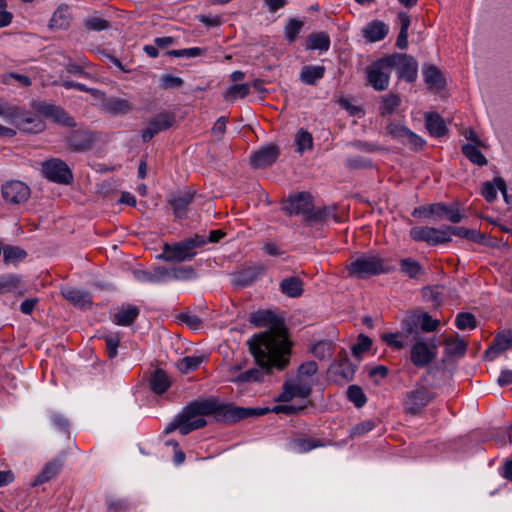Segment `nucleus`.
<instances>
[{"instance_id": "nucleus-1", "label": "nucleus", "mask_w": 512, "mask_h": 512, "mask_svg": "<svg viewBox=\"0 0 512 512\" xmlns=\"http://www.w3.org/2000/svg\"><path fill=\"white\" fill-rule=\"evenodd\" d=\"M307 405H276L272 408H246L239 407L232 403H221L217 399L195 400L186 405L182 412L167 425L164 430L165 434H169L178 429L182 435L203 428L207 425V421L203 416H214L215 420L225 424H233L240 420L263 416L268 413L296 415L301 413Z\"/></svg>"}, {"instance_id": "nucleus-2", "label": "nucleus", "mask_w": 512, "mask_h": 512, "mask_svg": "<svg viewBox=\"0 0 512 512\" xmlns=\"http://www.w3.org/2000/svg\"><path fill=\"white\" fill-rule=\"evenodd\" d=\"M249 321L256 327L267 328L248 341L255 362L262 367L276 366L278 370H284L291 355V342L284 319L271 310H259L250 315Z\"/></svg>"}, {"instance_id": "nucleus-3", "label": "nucleus", "mask_w": 512, "mask_h": 512, "mask_svg": "<svg viewBox=\"0 0 512 512\" xmlns=\"http://www.w3.org/2000/svg\"><path fill=\"white\" fill-rule=\"evenodd\" d=\"M281 209L288 215H301L308 224L320 223L327 219L328 209H314L313 197L309 192L290 195Z\"/></svg>"}, {"instance_id": "nucleus-4", "label": "nucleus", "mask_w": 512, "mask_h": 512, "mask_svg": "<svg viewBox=\"0 0 512 512\" xmlns=\"http://www.w3.org/2000/svg\"><path fill=\"white\" fill-rule=\"evenodd\" d=\"M205 244H207L206 237L199 234L172 244L164 243L162 245V260L179 263L190 261L196 256V249Z\"/></svg>"}, {"instance_id": "nucleus-5", "label": "nucleus", "mask_w": 512, "mask_h": 512, "mask_svg": "<svg viewBox=\"0 0 512 512\" xmlns=\"http://www.w3.org/2000/svg\"><path fill=\"white\" fill-rule=\"evenodd\" d=\"M435 398L436 393L432 392L429 388L424 385H416L414 389L406 393L403 411L411 416L420 415L424 408Z\"/></svg>"}, {"instance_id": "nucleus-6", "label": "nucleus", "mask_w": 512, "mask_h": 512, "mask_svg": "<svg viewBox=\"0 0 512 512\" xmlns=\"http://www.w3.org/2000/svg\"><path fill=\"white\" fill-rule=\"evenodd\" d=\"M350 277L365 279L372 275L386 272L384 260L376 256H362L352 261L347 266Z\"/></svg>"}, {"instance_id": "nucleus-7", "label": "nucleus", "mask_w": 512, "mask_h": 512, "mask_svg": "<svg viewBox=\"0 0 512 512\" xmlns=\"http://www.w3.org/2000/svg\"><path fill=\"white\" fill-rule=\"evenodd\" d=\"M388 63L391 68H397L400 79L414 82L418 75V62L414 57L406 53H393L388 55Z\"/></svg>"}, {"instance_id": "nucleus-8", "label": "nucleus", "mask_w": 512, "mask_h": 512, "mask_svg": "<svg viewBox=\"0 0 512 512\" xmlns=\"http://www.w3.org/2000/svg\"><path fill=\"white\" fill-rule=\"evenodd\" d=\"M410 360L416 367L428 366L437 356V344L434 340L426 342L423 338L412 340Z\"/></svg>"}, {"instance_id": "nucleus-9", "label": "nucleus", "mask_w": 512, "mask_h": 512, "mask_svg": "<svg viewBox=\"0 0 512 512\" xmlns=\"http://www.w3.org/2000/svg\"><path fill=\"white\" fill-rule=\"evenodd\" d=\"M389 68L391 67L388 56L374 61L366 68L367 81L376 91H384L388 88L390 75L387 69Z\"/></svg>"}, {"instance_id": "nucleus-10", "label": "nucleus", "mask_w": 512, "mask_h": 512, "mask_svg": "<svg viewBox=\"0 0 512 512\" xmlns=\"http://www.w3.org/2000/svg\"><path fill=\"white\" fill-rule=\"evenodd\" d=\"M42 173L48 180L61 184H69L73 179L68 165L58 158L43 162Z\"/></svg>"}, {"instance_id": "nucleus-11", "label": "nucleus", "mask_w": 512, "mask_h": 512, "mask_svg": "<svg viewBox=\"0 0 512 512\" xmlns=\"http://www.w3.org/2000/svg\"><path fill=\"white\" fill-rule=\"evenodd\" d=\"M410 237L415 241L426 242L429 245H439L451 241L448 231L428 226H415L410 229Z\"/></svg>"}, {"instance_id": "nucleus-12", "label": "nucleus", "mask_w": 512, "mask_h": 512, "mask_svg": "<svg viewBox=\"0 0 512 512\" xmlns=\"http://www.w3.org/2000/svg\"><path fill=\"white\" fill-rule=\"evenodd\" d=\"M1 193L6 203L20 205L29 199L31 191L24 182L12 180L2 185Z\"/></svg>"}, {"instance_id": "nucleus-13", "label": "nucleus", "mask_w": 512, "mask_h": 512, "mask_svg": "<svg viewBox=\"0 0 512 512\" xmlns=\"http://www.w3.org/2000/svg\"><path fill=\"white\" fill-rule=\"evenodd\" d=\"M386 132L393 138L399 140L403 145L415 151L422 149L425 144V141L420 136L416 135L407 127L394 122H390L386 126Z\"/></svg>"}, {"instance_id": "nucleus-14", "label": "nucleus", "mask_w": 512, "mask_h": 512, "mask_svg": "<svg viewBox=\"0 0 512 512\" xmlns=\"http://www.w3.org/2000/svg\"><path fill=\"white\" fill-rule=\"evenodd\" d=\"M195 192L190 189L179 190L169 194L167 206L171 209L175 218L184 219L187 215L188 207L193 202Z\"/></svg>"}, {"instance_id": "nucleus-15", "label": "nucleus", "mask_w": 512, "mask_h": 512, "mask_svg": "<svg viewBox=\"0 0 512 512\" xmlns=\"http://www.w3.org/2000/svg\"><path fill=\"white\" fill-rule=\"evenodd\" d=\"M312 393V384L304 378L296 377L295 381H287L283 385V392L278 397L279 401L289 402L294 397L307 398Z\"/></svg>"}, {"instance_id": "nucleus-16", "label": "nucleus", "mask_w": 512, "mask_h": 512, "mask_svg": "<svg viewBox=\"0 0 512 512\" xmlns=\"http://www.w3.org/2000/svg\"><path fill=\"white\" fill-rule=\"evenodd\" d=\"M0 116L9 119H17V126L20 130L28 133H37L44 129V123L37 117H24L18 115L14 109L6 108L0 103Z\"/></svg>"}, {"instance_id": "nucleus-17", "label": "nucleus", "mask_w": 512, "mask_h": 512, "mask_svg": "<svg viewBox=\"0 0 512 512\" xmlns=\"http://www.w3.org/2000/svg\"><path fill=\"white\" fill-rule=\"evenodd\" d=\"M68 149L72 152H86L95 142L92 132L84 129L72 130L65 138Z\"/></svg>"}, {"instance_id": "nucleus-18", "label": "nucleus", "mask_w": 512, "mask_h": 512, "mask_svg": "<svg viewBox=\"0 0 512 512\" xmlns=\"http://www.w3.org/2000/svg\"><path fill=\"white\" fill-rule=\"evenodd\" d=\"M37 111L44 117L51 118L54 122L62 124L67 127H74V119L61 107L48 104L39 103L36 106Z\"/></svg>"}, {"instance_id": "nucleus-19", "label": "nucleus", "mask_w": 512, "mask_h": 512, "mask_svg": "<svg viewBox=\"0 0 512 512\" xmlns=\"http://www.w3.org/2000/svg\"><path fill=\"white\" fill-rule=\"evenodd\" d=\"M279 156V148L275 144L264 146L253 153L250 157V164L255 169L265 168L272 165Z\"/></svg>"}, {"instance_id": "nucleus-20", "label": "nucleus", "mask_w": 512, "mask_h": 512, "mask_svg": "<svg viewBox=\"0 0 512 512\" xmlns=\"http://www.w3.org/2000/svg\"><path fill=\"white\" fill-rule=\"evenodd\" d=\"M97 105L101 111L114 116L126 115L133 110V104L129 100L114 96L107 97Z\"/></svg>"}, {"instance_id": "nucleus-21", "label": "nucleus", "mask_w": 512, "mask_h": 512, "mask_svg": "<svg viewBox=\"0 0 512 512\" xmlns=\"http://www.w3.org/2000/svg\"><path fill=\"white\" fill-rule=\"evenodd\" d=\"M424 81L433 91H441L446 87V80L442 71L433 64H424L422 67Z\"/></svg>"}, {"instance_id": "nucleus-22", "label": "nucleus", "mask_w": 512, "mask_h": 512, "mask_svg": "<svg viewBox=\"0 0 512 512\" xmlns=\"http://www.w3.org/2000/svg\"><path fill=\"white\" fill-rule=\"evenodd\" d=\"M430 214H433L435 221L447 219L452 223H459L463 219V215L455 206H448L444 203L431 204Z\"/></svg>"}, {"instance_id": "nucleus-23", "label": "nucleus", "mask_w": 512, "mask_h": 512, "mask_svg": "<svg viewBox=\"0 0 512 512\" xmlns=\"http://www.w3.org/2000/svg\"><path fill=\"white\" fill-rule=\"evenodd\" d=\"M61 295L73 305L80 308H89L92 305L91 295L87 291L75 287H62Z\"/></svg>"}, {"instance_id": "nucleus-24", "label": "nucleus", "mask_w": 512, "mask_h": 512, "mask_svg": "<svg viewBox=\"0 0 512 512\" xmlns=\"http://www.w3.org/2000/svg\"><path fill=\"white\" fill-rule=\"evenodd\" d=\"M330 444V440L320 438L296 437L290 441V447L297 453H307L313 449L326 447Z\"/></svg>"}, {"instance_id": "nucleus-25", "label": "nucleus", "mask_w": 512, "mask_h": 512, "mask_svg": "<svg viewBox=\"0 0 512 512\" xmlns=\"http://www.w3.org/2000/svg\"><path fill=\"white\" fill-rule=\"evenodd\" d=\"M512 347V330L497 334L493 344L485 351V357L493 359L499 353Z\"/></svg>"}, {"instance_id": "nucleus-26", "label": "nucleus", "mask_w": 512, "mask_h": 512, "mask_svg": "<svg viewBox=\"0 0 512 512\" xmlns=\"http://www.w3.org/2000/svg\"><path fill=\"white\" fill-rule=\"evenodd\" d=\"M494 183L492 182H484L483 185H482V196L485 198V200L489 203L493 202L496 197H497V191H496V188L499 189V191L502 193V195L504 196L505 200H507V185H506V182L505 180L498 176V177H495L494 180H493Z\"/></svg>"}, {"instance_id": "nucleus-27", "label": "nucleus", "mask_w": 512, "mask_h": 512, "mask_svg": "<svg viewBox=\"0 0 512 512\" xmlns=\"http://www.w3.org/2000/svg\"><path fill=\"white\" fill-rule=\"evenodd\" d=\"M279 286L281 292L290 298H298L304 292V282L297 276L284 278Z\"/></svg>"}, {"instance_id": "nucleus-28", "label": "nucleus", "mask_w": 512, "mask_h": 512, "mask_svg": "<svg viewBox=\"0 0 512 512\" xmlns=\"http://www.w3.org/2000/svg\"><path fill=\"white\" fill-rule=\"evenodd\" d=\"M425 125L430 135L434 137H443L448 132V128L443 118L435 112L426 113Z\"/></svg>"}, {"instance_id": "nucleus-29", "label": "nucleus", "mask_w": 512, "mask_h": 512, "mask_svg": "<svg viewBox=\"0 0 512 512\" xmlns=\"http://www.w3.org/2000/svg\"><path fill=\"white\" fill-rule=\"evenodd\" d=\"M196 271L191 266H176L171 269L162 268V281L190 280L196 277Z\"/></svg>"}, {"instance_id": "nucleus-30", "label": "nucleus", "mask_w": 512, "mask_h": 512, "mask_svg": "<svg viewBox=\"0 0 512 512\" xmlns=\"http://www.w3.org/2000/svg\"><path fill=\"white\" fill-rule=\"evenodd\" d=\"M388 26L380 20H373L363 29V36L370 42H377L386 37Z\"/></svg>"}, {"instance_id": "nucleus-31", "label": "nucleus", "mask_w": 512, "mask_h": 512, "mask_svg": "<svg viewBox=\"0 0 512 512\" xmlns=\"http://www.w3.org/2000/svg\"><path fill=\"white\" fill-rule=\"evenodd\" d=\"M445 354L448 356L462 357L467 351V342L458 334L449 335L444 338Z\"/></svg>"}, {"instance_id": "nucleus-32", "label": "nucleus", "mask_w": 512, "mask_h": 512, "mask_svg": "<svg viewBox=\"0 0 512 512\" xmlns=\"http://www.w3.org/2000/svg\"><path fill=\"white\" fill-rule=\"evenodd\" d=\"M264 272L261 266L247 267L239 271L234 278V285L245 287L251 285Z\"/></svg>"}, {"instance_id": "nucleus-33", "label": "nucleus", "mask_w": 512, "mask_h": 512, "mask_svg": "<svg viewBox=\"0 0 512 512\" xmlns=\"http://www.w3.org/2000/svg\"><path fill=\"white\" fill-rule=\"evenodd\" d=\"M402 330L406 337L411 336V340L422 338L420 334L419 312L412 311L402 320Z\"/></svg>"}, {"instance_id": "nucleus-34", "label": "nucleus", "mask_w": 512, "mask_h": 512, "mask_svg": "<svg viewBox=\"0 0 512 512\" xmlns=\"http://www.w3.org/2000/svg\"><path fill=\"white\" fill-rule=\"evenodd\" d=\"M256 364L259 368H251L243 373H240L237 377L232 379L233 382L236 383H246V382H258L261 381L265 374H269L272 368H276V366H269V368L260 366L257 362Z\"/></svg>"}, {"instance_id": "nucleus-35", "label": "nucleus", "mask_w": 512, "mask_h": 512, "mask_svg": "<svg viewBox=\"0 0 512 512\" xmlns=\"http://www.w3.org/2000/svg\"><path fill=\"white\" fill-rule=\"evenodd\" d=\"M70 19L68 6L60 5L49 21V28L52 30L66 29L70 24Z\"/></svg>"}, {"instance_id": "nucleus-36", "label": "nucleus", "mask_w": 512, "mask_h": 512, "mask_svg": "<svg viewBox=\"0 0 512 512\" xmlns=\"http://www.w3.org/2000/svg\"><path fill=\"white\" fill-rule=\"evenodd\" d=\"M325 67L316 65H306L300 72V80L308 85H314L316 82L324 77Z\"/></svg>"}, {"instance_id": "nucleus-37", "label": "nucleus", "mask_w": 512, "mask_h": 512, "mask_svg": "<svg viewBox=\"0 0 512 512\" xmlns=\"http://www.w3.org/2000/svg\"><path fill=\"white\" fill-rule=\"evenodd\" d=\"M306 48L309 50L327 51L330 48V37L325 32L312 33L307 38Z\"/></svg>"}, {"instance_id": "nucleus-38", "label": "nucleus", "mask_w": 512, "mask_h": 512, "mask_svg": "<svg viewBox=\"0 0 512 512\" xmlns=\"http://www.w3.org/2000/svg\"><path fill=\"white\" fill-rule=\"evenodd\" d=\"M139 314L136 306H127L120 309L114 314V322L121 326L131 325Z\"/></svg>"}, {"instance_id": "nucleus-39", "label": "nucleus", "mask_w": 512, "mask_h": 512, "mask_svg": "<svg viewBox=\"0 0 512 512\" xmlns=\"http://www.w3.org/2000/svg\"><path fill=\"white\" fill-rule=\"evenodd\" d=\"M27 257V252L19 246L4 245L3 261L5 264L17 263Z\"/></svg>"}, {"instance_id": "nucleus-40", "label": "nucleus", "mask_w": 512, "mask_h": 512, "mask_svg": "<svg viewBox=\"0 0 512 512\" xmlns=\"http://www.w3.org/2000/svg\"><path fill=\"white\" fill-rule=\"evenodd\" d=\"M464 156L473 164L478 166L487 165L488 161L484 154L473 144L466 143L461 148Z\"/></svg>"}, {"instance_id": "nucleus-41", "label": "nucleus", "mask_w": 512, "mask_h": 512, "mask_svg": "<svg viewBox=\"0 0 512 512\" xmlns=\"http://www.w3.org/2000/svg\"><path fill=\"white\" fill-rule=\"evenodd\" d=\"M398 18L400 20V31L396 40V46L399 49H405L408 46V29L410 26V17L408 14L404 12H400L398 14Z\"/></svg>"}, {"instance_id": "nucleus-42", "label": "nucleus", "mask_w": 512, "mask_h": 512, "mask_svg": "<svg viewBox=\"0 0 512 512\" xmlns=\"http://www.w3.org/2000/svg\"><path fill=\"white\" fill-rule=\"evenodd\" d=\"M21 277L16 274L0 275V295L13 292L20 285Z\"/></svg>"}, {"instance_id": "nucleus-43", "label": "nucleus", "mask_w": 512, "mask_h": 512, "mask_svg": "<svg viewBox=\"0 0 512 512\" xmlns=\"http://www.w3.org/2000/svg\"><path fill=\"white\" fill-rule=\"evenodd\" d=\"M333 352H334V344L330 340L319 341L312 348V353L319 360L331 358Z\"/></svg>"}, {"instance_id": "nucleus-44", "label": "nucleus", "mask_w": 512, "mask_h": 512, "mask_svg": "<svg viewBox=\"0 0 512 512\" xmlns=\"http://www.w3.org/2000/svg\"><path fill=\"white\" fill-rule=\"evenodd\" d=\"M347 398L350 402H352L355 407L361 408L367 402V397L364 394L362 388L358 385H351L347 389Z\"/></svg>"}, {"instance_id": "nucleus-45", "label": "nucleus", "mask_w": 512, "mask_h": 512, "mask_svg": "<svg viewBox=\"0 0 512 512\" xmlns=\"http://www.w3.org/2000/svg\"><path fill=\"white\" fill-rule=\"evenodd\" d=\"M400 268L403 273L414 279L422 272V266L420 263L411 258L401 259Z\"/></svg>"}, {"instance_id": "nucleus-46", "label": "nucleus", "mask_w": 512, "mask_h": 512, "mask_svg": "<svg viewBox=\"0 0 512 512\" xmlns=\"http://www.w3.org/2000/svg\"><path fill=\"white\" fill-rule=\"evenodd\" d=\"M61 463L59 461H52L45 465L41 474L37 477L36 483H44L54 478L60 471Z\"/></svg>"}, {"instance_id": "nucleus-47", "label": "nucleus", "mask_w": 512, "mask_h": 512, "mask_svg": "<svg viewBox=\"0 0 512 512\" xmlns=\"http://www.w3.org/2000/svg\"><path fill=\"white\" fill-rule=\"evenodd\" d=\"M89 62L85 59H81L79 62H75L71 59L65 64V69L68 73L78 75L81 77H90V74L85 71V68L89 67Z\"/></svg>"}, {"instance_id": "nucleus-48", "label": "nucleus", "mask_w": 512, "mask_h": 512, "mask_svg": "<svg viewBox=\"0 0 512 512\" xmlns=\"http://www.w3.org/2000/svg\"><path fill=\"white\" fill-rule=\"evenodd\" d=\"M107 512H130L132 504L123 498H108L106 500Z\"/></svg>"}, {"instance_id": "nucleus-49", "label": "nucleus", "mask_w": 512, "mask_h": 512, "mask_svg": "<svg viewBox=\"0 0 512 512\" xmlns=\"http://www.w3.org/2000/svg\"><path fill=\"white\" fill-rule=\"evenodd\" d=\"M110 22L98 16H90L84 20V27L88 31H103L110 28Z\"/></svg>"}, {"instance_id": "nucleus-50", "label": "nucleus", "mask_w": 512, "mask_h": 512, "mask_svg": "<svg viewBox=\"0 0 512 512\" xmlns=\"http://www.w3.org/2000/svg\"><path fill=\"white\" fill-rule=\"evenodd\" d=\"M250 92V84H234L228 88L224 94L226 100H234L237 97L244 98Z\"/></svg>"}, {"instance_id": "nucleus-51", "label": "nucleus", "mask_w": 512, "mask_h": 512, "mask_svg": "<svg viewBox=\"0 0 512 512\" xmlns=\"http://www.w3.org/2000/svg\"><path fill=\"white\" fill-rule=\"evenodd\" d=\"M420 330L423 332H434L438 330L440 321L433 319L427 312H419Z\"/></svg>"}, {"instance_id": "nucleus-52", "label": "nucleus", "mask_w": 512, "mask_h": 512, "mask_svg": "<svg viewBox=\"0 0 512 512\" xmlns=\"http://www.w3.org/2000/svg\"><path fill=\"white\" fill-rule=\"evenodd\" d=\"M205 49L193 47L179 50H167L164 52V56L168 57H197L205 53Z\"/></svg>"}, {"instance_id": "nucleus-53", "label": "nucleus", "mask_w": 512, "mask_h": 512, "mask_svg": "<svg viewBox=\"0 0 512 512\" xmlns=\"http://www.w3.org/2000/svg\"><path fill=\"white\" fill-rule=\"evenodd\" d=\"M134 276L140 282L156 283L160 279V268L155 267L153 271L138 269L134 271Z\"/></svg>"}, {"instance_id": "nucleus-54", "label": "nucleus", "mask_w": 512, "mask_h": 512, "mask_svg": "<svg viewBox=\"0 0 512 512\" xmlns=\"http://www.w3.org/2000/svg\"><path fill=\"white\" fill-rule=\"evenodd\" d=\"M401 103V99L396 94H389L383 98L381 106V115L392 114Z\"/></svg>"}, {"instance_id": "nucleus-55", "label": "nucleus", "mask_w": 512, "mask_h": 512, "mask_svg": "<svg viewBox=\"0 0 512 512\" xmlns=\"http://www.w3.org/2000/svg\"><path fill=\"white\" fill-rule=\"evenodd\" d=\"M476 323L477 322L475 316L468 312L459 313L455 319V324L460 330L467 328L474 329L476 327Z\"/></svg>"}, {"instance_id": "nucleus-56", "label": "nucleus", "mask_w": 512, "mask_h": 512, "mask_svg": "<svg viewBox=\"0 0 512 512\" xmlns=\"http://www.w3.org/2000/svg\"><path fill=\"white\" fill-rule=\"evenodd\" d=\"M295 141L297 144V151L300 153H303L306 149H311L313 146L312 135L303 129L297 133Z\"/></svg>"}, {"instance_id": "nucleus-57", "label": "nucleus", "mask_w": 512, "mask_h": 512, "mask_svg": "<svg viewBox=\"0 0 512 512\" xmlns=\"http://www.w3.org/2000/svg\"><path fill=\"white\" fill-rule=\"evenodd\" d=\"M304 23L297 19H290L285 26V37L291 43L294 42L300 33Z\"/></svg>"}, {"instance_id": "nucleus-58", "label": "nucleus", "mask_w": 512, "mask_h": 512, "mask_svg": "<svg viewBox=\"0 0 512 512\" xmlns=\"http://www.w3.org/2000/svg\"><path fill=\"white\" fill-rule=\"evenodd\" d=\"M203 358L199 356H187L180 360L178 368L182 373L193 371L199 367Z\"/></svg>"}, {"instance_id": "nucleus-59", "label": "nucleus", "mask_w": 512, "mask_h": 512, "mask_svg": "<svg viewBox=\"0 0 512 512\" xmlns=\"http://www.w3.org/2000/svg\"><path fill=\"white\" fill-rule=\"evenodd\" d=\"M372 345V340L364 334L358 336V341L352 346V353L355 357L360 356L362 353L368 351Z\"/></svg>"}, {"instance_id": "nucleus-60", "label": "nucleus", "mask_w": 512, "mask_h": 512, "mask_svg": "<svg viewBox=\"0 0 512 512\" xmlns=\"http://www.w3.org/2000/svg\"><path fill=\"white\" fill-rule=\"evenodd\" d=\"M423 297L428 301H431L435 307L441 305V295L442 292L439 287H427L422 290Z\"/></svg>"}, {"instance_id": "nucleus-61", "label": "nucleus", "mask_w": 512, "mask_h": 512, "mask_svg": "<svg viewBox=\"0 0 512 512\" xmlns=\"http://www.w3.org/2000/svg\"><path fill=\"white\" fill-rule=\"evenodd\" d=\"M108 357L113 359L117 356L120 339L117 334H109L105 336Z\"/></svg>"}, {"instance_id": "nucleus-62", "label": "nucleus", "mask_w": 512, "mask_h": 512, "mask_svg": "<svg viewBox=\"0 0 512 512\" xmlns=\"http://www.w3.org/2000/svg\"><path fill=\"white\" fill-rule=\"evenodd\" d=\"M181 323L186 324L191 329H198L201 324L202 320L197 315H191L188 313H180L176 317Z\"/></svg>"}, {"instance_id": "nucleus-63", "label": "nucleus", "mask_w": 512, "mask_h": 512, "mask_svg": "<svg viewBox=\"0 0 512 512\" xmlns=\"http://www.w3.org/2000/svg\"><path fill=\"white\" fill-rule=\"evenodd\" d=\"M318 371V365L314 361H308L301 364L298 368L297 377L303 378L304 376L311 377Z\"/></svg>"}, {"instance_id": "nucleus-64", "label": "nucleus", "mask_w": 512, "mask_h": 512, "mask_svg": "<svg viewBox=\"0 0 512 512\" xmlns=\"http://www.w3.org/2000/svg\"><path fill=\"white\" fill-rule=\"evenodd\" d=\"M51 421L56 429L61 432L68 433L70 428V423L68 419L59 413H54L51 415Z\"/></svg>"}]
</instances>
